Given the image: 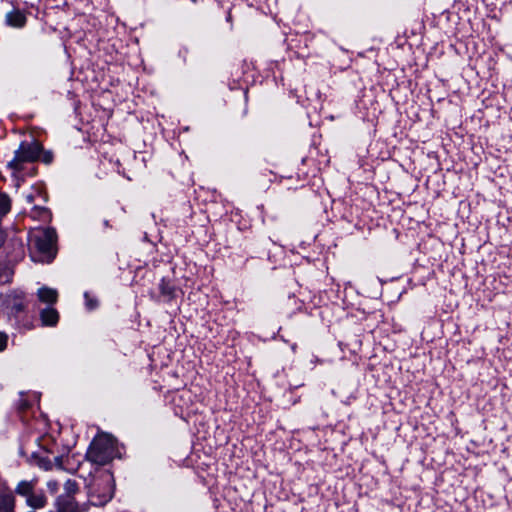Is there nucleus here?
Segmentation results:
<instances>
[{"mask_svg": "<svg viewBox=\"0 0 512 512\" xmlns=\"http://www.w3.org/2000/svg\"><path fill=\"white\" fill-rule=\"evenodd\" d=\"M40 320L43 326H55L59 321V313L52 307L40 311Z\"/></svg>", "mask_w": 512, "mask_h": 512, "instance_id": "6", "label": "nucleus"}, {"mask_svg": "<svg viewBox=\"0 0 512 512\" xmlns=\"http://www.w3.org/2000/svg\"><path fill=\"white\" fill-rule=\"evenodd\" d=\"M5 20L9 26L14 28H22L26 24V16L18 9L8 12Z\"/></svg>", "mask_w": 512, "mask_h": 512, "instance_id": "5", "label": "nucleus"}, {"mask_svg": "<svg viewBox=\"0 0 512 512\" xmlns=\"http://www.w3.org/2000/svg\"><path fill=\"white\" fill-rule=\"evenodd\" d=\"M39 466L44 470H50L52 468L51 462L47 460H40Z\"/></svg>", "mask_w": 512, "mask_h": 512, "instance_id": "20", "label": "nucleus"}, {"mask_svg": "<svg viewBox=\"0 0 512 512\" xmlns=\"http://www.w3.org/2000/svg\"><path fill=\"white\" fill-rule=\"evenodd\" d=\"M118 453L115 438L107 433H98V465L111 461Z\"/></svg>", "mask_w": 512, "mask_h": 512, "instance_id": "4", "label": "nucleus"}, {"mask_svg": "<svg viewBox=\"0 0 512 512\" xmlns=\"http://www.w3.org/2000/svg\"><path fill=\"white\" fill-rule=\"evenodd\" d=\"M88 457H92V451L88 452Z\"/></svg>", "mask_w": 512, "mask_h": 512, "instance_id": "24", "label": "nucleus"}, {"mask_svg": "<svg viewBox=\"0 0 512 512\" xmlns=\"http://www.w3.org/2000/svg\"><path fill=\"white\" fill-rule=\"evenodd\" d=\"M58 512H77L75 504L71 500L62 502L61 498L57 500Z\"/></svg>", "mask_w": 512, "mask_h": 512, "instance_id": "13", "label": "nucleus"}, {"mask_svg": "<svg viewBox=\"0 0 512 512\" xmlns=\"http://www.w3.org/2000/svg\"><path fill=\"white\" fill-rule=\"evenodd\" d=\"M8 344V335L5 332L0 331V352L4 351L7 348Z\"/></svg>", "mask_w": 512, "mask_h": 512, "instance_id": "17", "label": "nucleus"}, {"mask_svg": "<svg viewBox=\"0 0 512 512\" xmlns=\"http://www.w3.org/2000/svg\"><path fill=\"white\" fill-rule=\"evenodd\" d=\"M47 503V499L43 493L34 492L26 499V504L33 509H41Z\"/></svg>", "mask_w": 512, "mask_h": 512, "instance_id": "10", "label": "nucleus"}, {"mask_svg": "<svg viewBox=\"0 0 512 512\" xmlns=\"http://www.w3.org/2000/svg\"><path fill=\"white\" fill-rule=\"evenodd\" d=\"M41 150V145L36 141L21 143L19 148L15 151L14 158L8 162V168H10L13 173L22 171L25 163L33 162L40 158Z\"/></svg>", "mask_w": 512, "mask_h": 512, "instance_id": "3", "label": "nucleus"}, {"mask_svg": "<svg viewBox=\"0 0 512 512\" xmlns=\"http://www.w3.org/2000/svg\"><path fill=\"white\" fill-rule=\"evenodd\" d=\"M13 269L10 265H0V284H5L11 281Z\"/></svg>", "mask_w": 512, "mask_h": 512, "instance_id": "12", "label": "nucleus"}, {"mask_svg": "<svg viewBox=\"0 0 512 512\" xmlns=\"http://www.w3.org/2000/svg\"><path fill=\"white\" fill-rule=\"evenodd\" d=\"M11 207V202L9 197L4 194L0 193V215H5L9 212Z\"/></svg>", "mask_w": 512, "mask_h": 512, "instance_id": "15", "label": "nucleus"}, {"mask_svg": "<svg viewBox=\"0 0 512 512\" xmlns=\"http://www.w3.org/2000/svg\"><path fill=\"white\" fill-rule=\"evenodd\" d=\"M6 314L9 320L20 330L33 329V319L26 314V301L23 292L13 291L4 300Z\"/></svg>", "mask_w": 512, "mask_h": 512, "instance_id": "2", "label": "nucleus"}, {"mask_svg": "<svg viewBox=\"0 0 512 512\" xmlns=\"http://www.w3.org/2000/svg\"><path fill=\"white\" fill-rule=\"evenodd\" d=\"M37 297L43 303L53 304L58 299V292L56 289L43 286L37 290Z\"/></svg>", "mask_w": 512, "mask_h": 512, "instance_id": "7", "label": "nucleus"}, {"mask_svg": "<svg viewBox=\"0 0 512 512\" xmlns=\"http://www.w3.org/2000/svg\"><path fill=\"white\" fill-rule=\"evenodd\" d=\"M0 512H15V497L12 493H0Z\"/></svg>", "mask_w": 512, "mask_h": 512, "instance_id": "9", "label": "nucleus"}, {"mask_svg": "<svg viewBox=\"0 0 512 512\" xmlns=\"http://www.w3.org/2000/svg\"><path fill=\"white\" fill-rule=\"evenodd\" d=\"M4 242V233L3 231L0 229V246L3 244Z\"/></svg>", "mask_w": 512, "mask_h": 512, "instance_id": "22", "label": "nucleus"}, {"mask_svg": "<svg viewBox=\"0 0 512 512\" xmlns=\"http://www.w3.org/2000/svg\"><path fill=\"white\" fill-rule=\"evenodd\" d=\"M35 484V481H20L16 486L15 492L27 499L34 492Z\"/></svg>", "mask_w": 512, "mask_h": 512, "instance_id": "11", "label": "nucleus"}, {"mask_svg": "<svg viewBox=\"0 0 512 512\" xmlns=\"http://www.w3.org/2000/svg\"><path fill=\"white\" fill-rule=\"evenodd\" d=\"M84 297H85V299H86V307H87L89 310H93V308H94L93 300L89 298L88 293H85V294H84Z\"/></svg>", "mask_w": 512, "mask_h": 512, "instance_id": "21", "label": "nucleus"}, {"mask_svg": "<svg viewBox=\"0 0 512 512\" xmlns=\"http://www.w3.org/2000/svg\"><path fill=\"white\" fill-rule=\"evenodd\" d=\"M64 489L68 496L74 494L77 490V484L73 480H67L64 484Z\"/></svg>", "mask_w": 512, "mask_h": 512, "instance_id": "16", "label": "nucleus"}, {"mask_svg": "<svg viewBox=\"0 0 512 512\" xmlns=\"http://www.w3.org/2000/svg\"><path fill=\"white\" fill-rule=\"evenodd\" d=\"M101 479L107 484V493L101 497V500H98V503L105 504L110 501L114 495L115 483L112 475L107 471L101 475Z\"/></svg>", "mask_w": 512, "mask_h": 512, "instance_id": "8", "label": "nucleus"}, {"mask_svg": "<svg viewBox=\"0 0 512 512\" xmlns=\"http://www.w3.org/2000/svg\"><path fill=\"white\" fill-rule=\"evenodd\" d=\"M40 157H41L42 161L45 162L46 164L51 163L52 159H53V155L51 152H45L42 155L40 154Z\"/></svg>", "mask_w": 512, "mask_h": 512, "instance_id": "19", "label": "nucleus"}, {"mask_svg": "<svg viewBox=\"0 0 512 512\" xmlns=\"http://www.w3.org/2000/svg\"><path fill=\"white\" fill-rule=\"evenodd\" d=\"M160 291L162 295L168 297L169 299L174 297V287L165 280H162L160 283Z\"/></svg>", "mask_w": 512, "mask_h": 512, "instance_id": "14", "label": "nucleus"}, {"mask_svg": "<svg viewBox=\"0 0 512 512\" xmlns=\"http://www.w3.org/2000/svg\"><path fill=\"white\" fill-rule=\"evenodd\" d=\"M58 482L55 480H50L47 482V488L50 491V493L54 494L58 491Z\"/></svg>", "mask_w": 512, "mask_h": 512, "instance_id": "18", "label": "nucleus"}, {"mask_svg": "<svg viewBox=\"0 0 512 512\" xmlns=\"http://www.w3.org/2000/svg\"><path fill=\"white\" fill-rule=\"evenodd\" d=\"M55 460H56V462H57V465H58V466H60L61 464H60V462H59V458H58V457H55Z\"/></svg>", "mask_w": 512, "mask_h": 512, "instance_id": "23", "label": "nucleus"}, {"mask_svg": "<svg viewBox=\"0 0 512 512\" xmlns=\"http://www.w3.org/2000/svg\"><path fill=\"white\" fill-rule=\"evenodd\" d=\"M31 257L38 262H51L56 255V232L52 228H36L29 233Z\"/></svg>", "mask_w": 512, "mask_h": 512, "instance_id": "1", "label": "nucleus"}]
</instances>
